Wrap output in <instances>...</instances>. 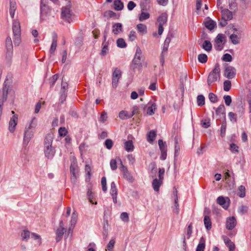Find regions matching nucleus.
I'll list each match as a JSON object with an SVG mask.
<instances>
[{
	"instance_id": "nucleus-1",
	"label": "nucleus",
	"mask_w": 251,
	"mask_h": 251,
	"mask_svg": "<svg viewBox=\"0 0 251 251\" xmlns=\"http://www.w3.org/2000/svg\"><path fill=\"white\" fill-rule=\"evenodd\" d=\"M52 141L53 134L49 133L46 136L44 142L45 155L49 159H51L55 153V149L51 146Z\"/></svg>"
},
{
	"instance_id": "nucleus-2",
	"label": "nucleus",
	"mask_w": 251,
	"mask_h": 251,
	"mask_svg": "<svg viewBox=\"0 0 251 251\" xmlns=\"http://www.w3.org/2000/svg\"><path fill=\"white\" fill-rule=\"evenodd\" d=\"M37 126V121L35 118H32L28 125L25 127L24 137V143L27 145L33 137L34 132Z\"/></svg>"
},
{
	"instance_id": "nucleus-3",
	"label": "nucleus",
	"mask_w": 251,
	"mask_h": 251,
	"mask_svg": "<svg viewBox=\"0 0 251 251\" xmlns=\"http://www.w3.org/2000/svg\"><path fill=\"white\" fill-rule=\"evenodd\" d=\"M144 61V57L142 55V52L141 49L137 47L134 57L132 60V69H140L142 67V63Z\"/></svg>"
},
{
	"instance_id": "nucleus-4",
	"label": "nucleus",
	"mask_w": 251,
	"mask_h": 251,
	"mask_svg": "<svg viewBox=\"0 0 251 251\" xmlns=\"http://www.w3.org/2000/svg\"><path fill=\"white\" fill-rule=\"evenodd\" d=\"M12 29L14 35V43L16 46H19L21 42V27L19 21H13Z\"/></svg>"
},
{
	"instance_id": "nucleus-5",
	"label": "nucleus",
	"mask_w": 251,
	"mask_h": 251,
	"mask_svg": "<svg viewBox=\"0 0 251 251\" xmlns=\"http://www.w3.org/2000/svg\"><path fill=\"white\" fill-rule=\"evenodd\" d=\"M220 68L219 64L215 65L213 70L209 73L207 78V83L209 86L218 79H220Z\"/></svg>"
},
{
	"instance_id": "nucleus-6",
	"label": "nucleus",
	"mask_w": 251,
	"mask_h": 251,
	"mask_svg": "<svg viewBox=\"0 0 251 251\" xmlns=\"http://www.w3.org/2000/svg\"><path fill=\"white\" fill-rule=\"evenodd\" d=\"M61 18L63 20L69 23L72 22V12L68 6L62 8Z\"/></svg>"
},
{
	"instance_id": "nucleus-7",
	"label": "nucleus",
	"mask_w": 251,
	"mask_h": 251,
	"mask_svg": "<svg viewBox=\"0 0 251 251\" xmlns=\"http://www.w3.org/2000/svg\"><path fill=\"white\" fill-rule=\"evenodd\" d=\"M46 0H41L40 17L42 20L45 19V18L50 11L49 7L46 4Z\"/></svg>"
},
{
	"instance_id": "nucleus-8",
	"label": "nucleus",
	"mask_w": 251,
	"mask_h": 251,
	"mask_svg": "<svg viewBox=\"0 0 251 251\" xmlns=\"http://www.w3.org/2000/svg\"><path fill=\"white\" fill-rule=\"evenodd\" d=\"M66 231V229L64 226L63 221H60L59 222V226L56 231V241L57 242H59L63 237V235Z\"/></svg>"
},
{
	"instance_id": "nucleus-9",
	"label": "nucleus",
	"mask_w": 251,
	"mask_h": 251,
	"mask_svg": "<svg viewBox=\"0 0 251 251\" xmlns=\"http://www.w3.org/2000/svg\"><path fill=\"white\" fill-rule=\"evenodd\" d=\"M121 76V71L118 68H115L112 74V85L114 87L117 86L118 80Z\"/></svg>"
},
{
	"instance_id": "nucleus-10",
	"label": "nucleus",
	"mask_w": 251,
	"mask_h": 251,
	"mask_svg": "<svg viewBox=\"0 0 251 251\" xmlns=\"http://www.w3.org/2000/svg\"><path fill=\"white\" fill-rule=\"evenodd\" d=\"M217 202L224 209H227L229 206L230 200L227 197L225 198L223 196H220L217 199Z\"/></svg>"
},
{
	"instance_id": "nucleus-11",
	"label": "nucleus",
	"mask_w": 251,
	"mask_h": 251,
	"mask_svg": "<svg viewBox=\"0 0 251 251\" xmlns=\"http://www.w3.org/2000/svg\"><path fill=\"white\" fill-rule=\"evenodd\" d=\"M120 161L121 163V170L123 174L124 178L127 179L128 181L132 182L133 181V178L132 175L128 171L127 168L123 165L121 160Z\"/></svg>"
},
{
	"instance_id": "nucleus-12",
	"label": "nucleus",
	"mask_w": 251,
	"mask_h": 251,
	"mask_svg": "<svg viewBox=\"0 0 251 251\" xmlns=\"http://www.w3.org/2000/svg\"><path fill=\"white\" fill-rule=\"evenodd\" d=\"M225 76L228 79L234 78L236 75V70L232 66H228L225 68Z\"/></svg>"
},
{
	"instance_id": "nucleus-13",
	"label": "nucleus",
	"mask_w": 251,
	"mask_h": 251,
	"mask_svg": "<svg viewBox=\"0 0 251 251\" xmlns=\"http://www.w3.org/2000/svg\"><path fill=\"white\" fill-rule=\"evenodd\" d=\"M12 113L14 114L13 117L10 119L9 123V130L11 132H13L15 130L16 126L17 125L18 116L14 114V112L12 111Z\"/></svg>"
},
{
	"instance_id": "nucleus-14",
	"label": "nucleus",
	"mask_w": 251,
	"mask_h": 251,
	"mask_svg": "<svg viewBox=\"0 0 251 251\" xmlns=\"http://www.w3.org/2000/svg\"><path fill=\"white\" fill-rule=\"evenodd\" d=\"M237 224L236 219L235 217L232 216L226 218V228L228 230L233 229Z\"/></svg>"
},
{
	"instance_id": "nucleus-15",
	"label": "nucleus",
	"mask_w": 251,
	"mask_h": 251,
	"mask_svg": "<svg viewBox=\"0 0 251 251\" xmlns=\"http://www.w3.org/2000/svg\"><path fill=\"white\" fill-rule=\"evenodd\" d=\"M225 110V107L223 104H221L216 109V115L219 116L221 118H223L224 120H226Z\"/></svg>"
},
{
	"instance_id": "nucleus-16",
	"label": "nucleus",
	"mask_w": 251,
	"mask_h": 251,
	"mask_svg": "<svg viewBox=\"0 0 251 251\" xmlns=\"http://www.w3.org/2000/svg\"><path fill=\"white\" fill-rule=\"evenodd\" d=\"M70 170L71 175L78 176V167L77 162L75 159H73V160H72L71 166L70 167Z\"/></svg>"
},
{
	"instance_id": "nucleus-17",
	"label": "nucleus",
	"mask_w": 251,
	"mask_h": 251,
	"mask_svg": "<svg viewBox=\"0 0 251 251\" xmlns=\"http://www.w3.org/2000/svg\"><path fill=\"white\" fill-rule=\"evenodd\" d=\"M123 31V25L121 23H115L112 25V32L115 35H118Z\"/></svg>"
},
{
	"instance_id": "nucleus-18",
	"label": "nucleus",
	"mask_w": 251,
	"mask_h": 251,
	"mask_svg": "<svg viewBox=\"0 0 251 251\" xmlns=\"http://www.w3.org/2000/svg\"><path fill=\"white\" fill-rule=\"evenodd\" d=\"M175 190L174 192V195L175 197V207L173 209V212L178 214L179 211V204L178 203V197H177V192L175 187L174 188Z\"/></svg>"
},
{
	"instance_id": "nucleus-19",
	"label": "nucleus",
	"mask_w": 251,
	"mask_h": 251,
	"mask_svg": "<svg viewBox=\"0 0 251 251\" xmlns=\"http://www.w3.org/2000/svg\"><path fill=\"white\" fill-rule=\"evenodd\" d=\"M223 19H226L227 21L230 20L233 18L232 13L227 9H223L222 12Z\"/></svg>"
},
{
	"instance_id": "nucleus-20",
	"label": "nucleus",
	"mask_w": 251,
	"mask_h": 251,
	"mask_svg": "<svg viewBox=\"0 0 251 251\" xmlns=\"http://www.w3.org/2000/svg\"><path fill=\"white\" fill-rule=\"evenodd\" d=\"M16 3L15 0H10L9 13L11 18L13 19L14 17L15 12L16 10Z\"/></svg>"
},
{
	"instance_id": "nucleus-21",
	"label": "nucleus",
	"mask_w": 251,
	"mask_h": 251,
	"mask_svg": "<svg viewBox=\"0 0 251 251\" xmlns=\"http://www.w3.org/2000/svg\"><path fill=\"white\" fill-rule=\"evenodd\" d=\"M163 183V181L160 179L155 178L153 179L152 183L153 188L155 191H158L160 186Z\"/></svg>"
},
{
	"instance_id": "nucleus-22",
	"label": "nucleus",
	"mask_w": 251,
	"mask_h": 251,
	"mask_svg": "<svg viewBox=\"0 0 251 251\" xmlns=\"http://www.w3.org/2000/svg\"><path fill=\"white\" fill-rule=\"evenodd\" d=\"M167 21V15L165 13H163L158 18L157 22L159 23V25H163Z\"/></svg>"
},
{
	"instance_id": "nucleus-23",
	"label": "nucleus",
	"mask_w": 251,
	"mask_h": 251,
	"mask_svg": "<svg viewBox=\"0 0 251 251\" xmlns=\"http://www.w3.org/2000/svg\"><path fill=\"white\" fill-rule=\"evenodd\" d=\"M114 8L115 10H122L124 8V3L120 0H115L113 2Z\"/></svg>"
},
{
	"instance_id": "nucleus-24",
	"label": "nucleus",
	"mask_w": 251,
	"mask_h": 251,
	"mask_svg": "<svg viewBox=\"0 0 251 251\" xmlns=\"http://www.w3.org/2000/svg\"><path fill=\"white\" fill-rule=\"evenodd\" d=\"M204 25L205 27L210 30H212L216 26V23L211 19L206 21Z\"/></svg>"
},
{
	"instance_id": "nucleus-25",
	"label": "nucleus",
	"mask_w": 251,
	"mask_h": 251,
	"mask_svg": "<svg viewBox=\"0 0 251 251\" xmlns=\"http://www.w3.org/2000/svg\"><path fill=\"white\" fill-rule=\"evenodd\" d=\"M57 35L56 34L54 35L53 37L52 42L50 50V54H53L54 51L56 50L57 47V39H56Z\"/></svg>"
},
{
	"instance_id": "nucleus-26",
	"label": "nucleus",
	"mask_w": 251,
	"mask_h": 251,
	"mask_svg": "<svg viewBox=\"0 0 251 251\" xmlns=\"http://www.w3.org/2000/svg\"><path fill=\"white\" fill-rule=\"evenodd\" d=\"M203 221L206 229L210 230L212 227L211 221L210 217L207 215H205Z\"/></svg>"
},
{
	"instance_id": "nucleus-27",
	"label": "nucleus",
	"mask_w": 251,
	"mask_h": 251,
	"mask_svg": "<svg viewBox=\"0 0 251 251\" xmlns=\"http://www.w3.org/2000/svg\"><path fill=\"white\" fill-rule=\"evenodd\" d=\"M205 248V240L203 237H201L200 243L197 246L196 251H204Z\"/></svg>"
},
{
	"instance_id": "nucleus-28",
	"label": "nucleus",
	"mask_w": 251,
	"mask_h": 251,
	"mask_svg": "<svg viewBox=\"0 0 251 251\" xmlns=\"http://www.w3.org/2000/svg\"><path fill=\"white\" fill-rule=\"evenodd\" d=\"M125 149L128 152L133 151L134 146L132 141L128 140L125 143Z\"/></svg>"
},
{
	"instance_id": "nucleus-29",
	"label": "nucleus",
	"mask_w": 251,
	"mask_h": 251,
	"mask_svg": "<svg viewBox=\"0 0 251 251\" xmlns=\"http://www.w3.org/2000/svg\"><path fill=\"white\" fill-rule=\"evenodd\" d=\"M133 116V114H129L127 112L125 111H121L119 114V117L120 119L124 120L126 118L127 119H129Z\"/></svg>"
},
{
	"instance_id": "nucleus-30",
	"label": "nucleus",
	"mask_w": 251,
	"mask_h": 251,
	"mask_svg": "<svg viewBox=\"0 0 251 251\" xmlns=\"http://www.w3.org/2000/svg\"><path fill=\"white\" fill-rule=\"evenodd\" d=\"M226 120H223L220 129V135L222 137H224L226 135Z\"/></svg>"
},
{
	"instance_id": "nucleus-31",
	"label": "nucleus",
	"mask_w": 251,
	"mask_h": 251,
	"mask_svg": "<svg viewBox=\"0 0 251 251\" xmlns=\"http://www.w3.org/2000/svg\"><path fill=\"white\" fill-rule=\"evenodd\" d=\"M212 44L211 42L207 40H205L202 45V48L207 51H209L212 49Z\"/></svg>"
},
{
	"instance_id": "nucleus-32",
	"label": "nucleus",
	"mask_w": 251,
	"mask_h": 251,
	"mask_svg": "<svg viewBox=\"0 0 251 251\" xmlns=\"http://www.w3.org/2000/svg\"><path fill=\"white\" fill-rule=\"evenodd\" d=\"M137 28L139 32L145 34L147 32V26L143 24H139L137 25Z\"/></svg>"
},
{
	"instance_id": "nucleus-33",
	"label": "nucleus",
	"mask_w": 251,
	"mask_h": 251,
	"mask_svg": "<svg viewBox=\"0 0 251 251\" xmlns=\"http://www.w3.org/2000/svg\"><path fill=\"white\" fill-rule=\"evenodd\" d=\"M156 109V104L155 103H153L150 106H149L147 108V114L149 115H152L154 114V111Z\"/></svg>"
},
{
	"instance_id": "nucleus-34",
	"label": "nucleus",
	"mask_w": 251,
	"mask_h": 251,
	"mask_svg": "<svg viewBox=\"0 0 251 251\" xmlns=\"http://www.w3.org/2000/svg\"><path fill=\"white\" fill-rule=\"evenodd\" d=\"M170 41H171L170 38L169 37H167L165 40L163 50L162 51V53L166 54L167 52L169 45Z\"/></svg>"
},
{
	"instance_id": "nucleus-35",
	"label": "nucleus",
	"mask_w": 251,
	"mask_h": 251,
	"mask_svg": "<svg viewBox=\"0 0 251 251\" xmlns=\"http://www.w3.org/2000/svg\"><path fill=\"white\" fill-rule=\"evenodd\" d=\"M156 135V132L155 131H154V130L150 131L148 134V136H147L148 141L150 143H152L155 140Z\"/></svg>"
},
{
	"instance_id": "nucleus-36",
	"label": "nucleus",
	"mask_w": 251,
	"mask_h": 251,
	"mask_svg": "<svg viewBox=\"0 0 251 251\" xmlns=\"http://www.w3.org/2000/svg\"><path fill=\"white\" fill-rule=\"evenodd\" d=\"M239 192L238 195L240 198H244L246 196V189L245 187L243 185H241L238 187Z\"/></svg>"
},
{
	"instance_id": "nucleus-37",
	"label": "nucleus",
	"mask_w": 251,
	"mask_h": 251,
	"mask_svg": "<svg viewBox=\"0 0 251 251\" xmlns=\"http://www.w3.org/2000/svg\"><path fill=\"white\" fill-rule=\"evenodd\" d=\"M117 46L121 48H124L126 47V44L123 38H119L117 40Z\"/></svg>"
},
{
	"instance_id": "nucleus-38",
	"label": "nucleus",
	"mask_w": 251,
	"mask_h": 251,
	"mask_svg": "<svg viewBox=\"0 0 251 251\" xmlns=\"http://www.w3.org/2000/svg\"><path fill=\"white\" fill-rule=\"evenodd\" d=\"M197 103L199 106H201L205 104V98L202 95H199L197 97Z\"/></svg>"
},
{
	"instance_id": "nucleus-39",
	"label": "nucleus",
	"mask_w": 251,
	"mask_h": 251,
	"mask_svg": "<svg viewBox=\"0 0 251 251\" xmlns=\"http://www.w3.org/2000/svg\"><path fill=\"white\" fill-rule=\"evenodd\" d=\"M150 14L147 12L142 11L139 17L140 21H143L145 20L148 19L150 18Z\"/></svg>"
},
{
	"instance_id": "nucleus-40",
	"label": "nucleus",
	"mask_w": 251,
	"mask_h": 251,
	"mask_svg": "<svg viewBox=\"0 0 251 251\" xmlns=\"http://www.w3.org/2000/svg\"><path fill=\"white\" fill-rule=\"evenodd\" d=\"M108 221H106L104 223L103 226V235L104 236V238L106 239L108 235Z\"/></svg>"
},
{
	"instance_id": "nucleus-41",
	"label": "nucleus",
	"mask_w": 251,
	"mask_h": 251,
	"mask_svg": "<svg viewBox=\"0 0 251 251\" xmlns=\"http://www.w3.org/2000/svg\"><path fill=\"white\" fill-rule=\"evenodd\" d=\"M87 196L88 200H89V201L92 203V204H97V202H94L92 201V199L94 198V194L93 192L92 191L91 189H89L88 190L87 193Z\"/></svg>"
},
{
	"instance_id": "nucleus-42",
	"label": "nucleus",
	"mask_w": 251,
	"mask_h": 251,
	"mask_svg": "<svg viewBox=\"0 0 251 251\" xmlns=\"http://www.w3.org/2000/svg\"><path fill=\"white\" fill-rule=\"evenodd\" d=\"M175 159L178 155L179 151L180 150L179 145L178 144L177 139L176 137L175 138Z\"/></svg>"
},
{
	"instance_id": "nucleus-43",
	"label": "nucleus",
	"mask_w": 251,
	"mask_h": 251,
	"mask_svg": "<svg viewBox=\"0 0 251 251\" xmlns=\"http://www.w3.org/2000/svg\"><path fill=\"white\" fill-rule=\"evenodd\" d=\"M198 60L201 63H206L207 61V56L205 54H200L198 55Z\"/></svg>"
},
{
	"instance_id": "nucleus-44",
	"label": "nucleus",
	"mask_w": 251,
	"mask_h": 251,
	"mask_svg": "<svg viewBox=\"0 0 251 251\" xmlns=\"http://www.w3.org/2000/svg\"><path fill=\"white\" fill-rule=\"evenodd\" d=\"M6 48L7 50H13V45L11 39L10 37L6 39Z\"/></svg>"
},
{
	"instance_id": "nucleus-45",
	"label": "nucleus",
	"mask_w": 251,
	"mask_h": 251,
	"mask_svg": "<svg viewBox=\"0 0 251 251\" xmlns=\"http://www.w3.org/2000/svg\"><path fill=\"white\" fill-rule=\"evenodd\" d=\"M229 38L233 44L236 45L239 43V39L236 34H232L230 36Z\"/></svg>"
},
{
	"instance_id": "nucleus-46",
	"label": "nucleus",
	"mask_w": 251,
	"mask_h": 251,
	"mask_svg": "<svg viewBox=\"0 0 251 251\" xmlns=\"http://www.w3.org/2000/svg\"><path fill=\"white\" fill-rule=\"evenodd\" d=\"M113 145V142L111 139H108L105 141L104 146L108 150H110Z\"/></svg>"
},
{
	"instance_id": "nucleus-47",
	"label": "nucleus",
	"mask_w": 251,
	"mask_h": 251,
	"mask_svg": "<svg viewBox=\"0 0 251 251\" xmlns=\"http://www.w3.org/2000/svg\"><path fill=\"white\" fill-rule=\"evenodd\" d=\"M120 218L125 223H127L129 221L128 214L126 212H122L121 214Z\"/></svg>"
},
{
	"instance_id": "nucleus-48",
	"label": "nucleus",
	"mask_w": 251,
	"mask_h": 251,
	"mask_svg": "<svg viewBox=\"0 0 251 251\" xmlns=\"http://www.w3.org/2000/svg\"><path fill=\"white\" fill-rule=\"evenodd\" d=\"M231 83L230 81L226 80L224 82V90L225 91H228L231 88Z\"/></svg>"
},
{
	"instance_id": "nucleus-49",
	"label": "nucleus",
	"mask_w": 251,
	"mask_h": 251,
	"mask_svg": "<svg viewBox=\"0 0 251 251\" xmlns=\"http://www.w3.org/2000/svg\"><path fill=\"white\" fill-rule=\"evenodd\" d=\"M149 168L151 169V173L152 174H155L157 172L156 165L154 162H152L150 164Z\"/></svg>"
},
{
	"instance_id": "nucleus-50",
	"label": "nucleus",
	"mask_w": 251,
	"mask_h": 251,
	"mask_svg": "<svg viewBox=\"0 0 251 251\" xmlns=\"http://www.w3.org/2000/svg\"><path fill=\"white\" fill-rule=\"evenodd\" d=\"M208 97L210 101L212 103H215L218 101L217 96L213 93H210Z\"/></svg>"
},
{
	"instance_id": "nucleus-51",
	"label": "nucleus",
	"mask_w": 251,
	"mask_h": 251,
	"mask_svg": "<svg viewBox=\"0 0 251 251\" xmlns=\"http://www.w3.org/2000/svg\"><path fill=\"white\" fill-rule=\"evenodd\" d=\"M23 240H27L30 237V232L28 230H24L21 234Z\"/></svg>"
},
{
	"instance_id": "nucleus-52",
	"label": "nucleus",
	"mask_w": 251,
	"mask_h": 251,
	"mask_svg": "<svg viewBox=\"0 0 251 251\" xmlns=\"http://www.w3.org/2000/svg\"><path fill=\"white\" fill-rule=\"evenodd\" d=\"M248 210V207L246 205H241L238 208V212L242 215L246 213Z\"/></svg>"
},
{
	"instance_id": "nucleus-53",
	"label": "nucleus",
	"mask_w": 251,
	"mask_h": 251,
	"mask_svg": "<svg viewBox=\"0 0 251 251\" xmlns=\"http://www.w3.org/2000/svg\"><path fill=\"white\" fill-rule=\"evenodd\" d=\"M226 37L225 35L223 34H218L215 39V42H222L224 41Z\"/></svg>"
},
{
	"instance_id": "nucleus-54",
	"label": "nucleus",
	"mask_w": 251,
	"mask_h": 251,
	"mask_svg": "<svg viewBox=\"0 0 251 251\" xmlns=\"http://www.w3.org/2000/svg\"><path fill=\"white\" fill-rule=\"evenodd\" d=\"M224 99L226 105L229 106L232 101L231 97L228 95H225L224 96Z\"/></svg>"
},
{
	"instance_id": "nucleus-55",
	"label": "nucleus",
	"mask_w": 251,
	"mask_h": 251,
	"mask_svg": "<svg viewBox=\"0 0 251 251\" xmlns=\"http://www.w3.org/2000/svg\"><path fill=\"white\" fill-rule=\"evenodd\" d=\"M101 184L102 186V189L103 191L104 192L106 191L107 190V187H106V177L103 176L102 177L101 180Z\"/></svg>"
},
{
	"instance_id": "nucleus-56",
	"label": "nucleus",
	"mask_w": 251,
	"mask_h": 251,
	"mask_svg": "<svg viewBox=\"0 0 251 251\" xmlns=\"http://www.w3.org/2000/svg\"><path fill=\"white\" fill-rule=\"evenodd\" d=\"M232 56L228 53L225 54L222 57V60L226 62H230L232 61Z\"/></svg>"
},
{
	"instance_id": "nucleus-57",
	"label": "nucleus",
	"mask_w": 251,
	"mask_h": 251,
	"mask_svg": "<svg viewBox=\"0 0 251 251\" xmlns=\"http://www.w3.org/2000/svg\"><path fill=\"white\" fill-rule=\"evenodd\" d=\"M107 116L106 112L105 111L102 112L101 113V115H100V122L103 123L107 120Z\"/></svg>"
},
{
	"instance_id": "nucleus-58",
	"label": "nucleus",
	"mask_w": 251,
	"mask_h": 251,
	"mask_svg": "<svg viewBox=\"0 0 251 251\" xmlns=\"http://www.w3.org/2000/svg\"><path fill=\"white\" fill-rule=\"evenodd\" d=\"M136 38V33L135 31L131 30L128 35V40L130 41H133Z\"/></svg>"
},
{
	"instance_id": "nucleus-59",
	"label": "nucleus",
	"mask_w": 251,
	"mask_h": 251,
	"mask_svg": "<svg viewBox=\"0 0 251 251\" xmlns=\"http://www.w3.org/2000/svg\"><path fill=\"white\" fill-rule=\"evenodd\" d=\"M68 83L67 82L64 81L63 78H62V81L61 83V93L65 92L66 90L68 88Z\"/></svg>"
},
{
	"instance_id": "nucleus-60",
	"label": "nucleus",
	"mask_w": 251,
	"mask_h": 251,
	"mask_svg": "<svg viewBox=\"0 0 251 251\" xmlns=\"http://www.w3.org/2000/svg\"><path fill=\"white\" fill-rule=\"evenodd\" d=\"M230 150L232 152H238V147L234 143L230 145Z\"/></svg>"
},
{
	"instance_id": "nucleus-61",
	"label": "nucleus",
	"mask_w": 251,
	"mask_h": 251,
	"mask_svg": "<svg viewBox=\"0 0 251 251\" xmlns=\"http://www.w3.org/2000/svg\"><path fill=\"white\" fill-rule=\"evenodd\" d=\"M158 145L160 151L163 150V149H167L166 143L163 142V140L161 139L158 140Z\"/></svg>"
},
{
	"instance_id": "nucleus-62",
	"label": "nucleus",
	"mask_w": 251,
	"mask_h": 251,
	"mask_svg": "<svg viewBox=\"0 0 251 251\" xmlns=\"http://www.w3.org/2000/svg\"><path fill=\"white\" fill-rule=\"evenodd\" d=\"M228 116L230 121H231L232 122H236L237 121L236 114L234 113L230 112L228 113Z\"/></svg>"
},
{
	"instance_id": "nucleus-63",
	"label": "nucleus",
	"mask_w": 251,
	"mask_h": 251,
	"mask_svg": "<svg viewBox=\"0 0 251 251\" xmlns=\"http://www.w3.org/2000/svg\"><path fill=\"white\" fill-rule=\"evenodd\" d=\"M115 241L114 239H111L108 243L107 248L109 251H112L114 248Z\"/></svg>"
},
{
	"instance_id": "nucleus-64",
	"label": "nucleus",
	"mask_w": 251,
	"mask_h": 251,
	"mask_svg": "<svg viewBox=\"0 0 251 251\" xmlns=\"http://www.w3.org/2000/svg\"><path fill=\"white\" fill-rule=\"evenodd\" d=\"M58 132H59L60 135L61 136H64L67 133V131L66 129L65 128V127H60L59 129Z\"/></svg>"
}]
</instances>
